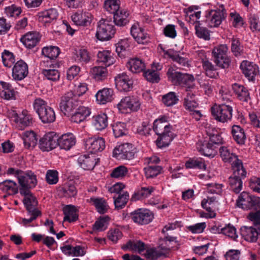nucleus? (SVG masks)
<instances>
[{
  "label": "nucleus",
  "mask_w": 260,
  "mask_h": 260,
  "mask_svg": "<svg viewBox=\"0 0 260 260\" xmlns=\"http://www.w3.org/2000/svg\"><path fill=\"white\" fill-rule=\"evenodd\" d=\"M64 217L63 221L69 222L76 221L78 218V214L75 207L72 205H67L63 209Z\"/></svg>",
  "instance_id": "8fccbe9b"
},
{
  "label": "nucleus",
  "mask_w": 260,
  "mask_h": 260,
  "mask_svg": "<svg viewBox=\"0 0 260 260\" xmlns=\"http://www.w3.org/2000/svg\"><path fill=\"white\" fill-rule=\"evenodd\" d=\"M168 80L175 85H179L190 91L195 86L194 78L191 74L181 73L173 67H169L167 72Z\"/></svg>",
  "instance_id": "f257e3e1"
},
{
  "label": "nucleus",
  "mask_w": 260,
  "mask_h": 260,
  "mask_svg": "<svg viewBox=\"0 0 260 260\" xmlns=\"http://www.w3.org/2000/svg\"><path fill=\"white\" fill-rule=\"evenodd\" d=\"M158 49L160 52L164 53L165 57L171 58L173 61L178 63L182 67H189V64L188 59L185 57L179 56L178 53L174 50L169 49L166 50L161 44L158 45Z\"/></svg>",
  "instance_id": "4be33fe9"
},
{
  "label": "nucleus",
  "mask_w": 260,
  "mask_h": 260,
  "mask_svg": "<svg viewBox=\"0 0 260 260\" xmlns=\"http://www.w3.org/2000/svg\"><path fill=\"white\" fill-rule=\"evenodd\" d=\"M197 148L198 151L205 156L213 157L216 153L215 151V146L213 144L211 143H206L202 144L199 142L197 144Z\"/></svg>",
  "instance_id": "49530a36"
},
{
  "label": "nucleus",
  "mask_w": 260,
  "mask_h": 260,
  "mask_svg": "<svg viewBox=\"0 0 260 260\" xmlns=\"http://www.w3.org/2000/svg\"><path fill=\"white\" fill-rule=\"evenodd\" d=\"M153 131L156 134H162L165 133H171L172 126L169 123V117L163 115L160 116L153 122Z\"/></svg>",
  "instance_id": "f3484780"
},
{
  "label": "nucleus",
  "mask_w": 260,
  "mask_h": 260,
  "mask_svg": "<svg viewBox=\"0 0 260 260\" xmlns=\"http://www.w3.org/2000/svg\"><path fill=\"white\" fill-rule=\"evenodd\" d=\"M28 69L27 63L22 60L17 61L12 69V77L14 80L20 81L28 75Z\"/></svg>",
  "instance_id": "a211bd4d"
},
{
  "label": "nucleus",
  "mask_w": 260,
  "mask_h": 260,
  "mask_svg": "<svg viewBox=\"0 0 260 260\" xmlns=\"http://www.w3.org/2000/svg\"><path fill=\"white\" fill-rule=\"evenodd\" d=\"M20 192L24 196L23 202L27 210L28 215L30 216L28 219H22V224L24 225H26L35 220L40 215V212L35 208V207L37 205L38 202L36 198L30 193L29 189H20Z\"/></svg>",
  "instance_id": "f03ea898"
},
{
  "label": "nucleus",
  "mask_w": 260,
  "mask_h": 260,
  "mask_svg": "<svg viewBox=\"0 0 260 260\" xmlns=\"http://www.w3.org/2000/svg\"><path fill=\"white\" fill-rule=\"evenodd\" d=\"M2 58L4 66L8 68H11L15 61L13 54L7 50L2 53Z\"/></svg>",
  "instance_id": "69168bd1"
},
{
  "label": "nucleus",
  "mask_w": 260,
  "mask_h": 260,
  "mask_svg": "<svg viewBox=\"0 0 260 260\" xmlns=\"http://www.w3.org/2000/svg\"><path fill=\"white\" fill-rule=\"evenodd\" d=\"M115 85L121 91H128L133 88L132 79L125 73L117 74L115 77Z\"/></svg>",
  "instance_id": "dca6fc26"
},
{
  "label": "nucleus",
  "mask_w": 260,
  "mask_h": 260,
  "mask_svg": "<svg viewBox=\"0 0 260 260\" xmlns=\"http://www.w3.org/2000/svg\"><path fill=\"white\" fill-rule=\"evenodd\" d=\"M240 67L243 74L250 81H253L254 77L259 74L258 67L252 62L243 60Z\"/></svg>",
  "instance_id": "6ab92c4d"
},
{
  "label": "nucleus",
  "mask_w": 260,
  "mask_h": 260,
  "mask_svg": "<svg viewBox=\"0 0 260 260\" xmlns=\"http://www.w3.org/2000/svg\"><path fill=\"white\" fill-rule=\"evenodd\" d=\"M92 124L98 131L105 129L108 124L107 115L104 113H101L93 116Z\"/></svg>",
  "instance_id": "72a5a7b5"
},
{
  "label": "nucleus",
  "mask_w": 260,
  "mask_h": 260,
  "mask_svg": "<svg viewBox=\"0 0 260 260\" xmlns=\"http://www.w3.org/2000/svg\"><path fill=\"white\" fill-rule=\"evenodd\" d=\"M57 141L56 133L53 132H49L40 140L39 147L42 151L48 152L57 146Z\"/></svg>",
  "instance_id": "4468645a"
},
{
  "label": "nucleus",
  "mask_w": 260,
  "mask_h": 260,
  "mask_svg": "<svg viewBox=\"0 0 260 260\" xmlns=\"http://www.w3.org/2000/svg\"><path fill=\"white\" fill-rule=\"evenodd\" d=\"M241 234L246 241L250 242H256L258 238L257 231L251 226H242L241 228Z\"/></svg>",
  "instance_id": "ea45409f"
},
{
  "label": "nucleus",
  "mask_w": 260,
  "mask_h": 260,
  "mask_svg": "<svg viewBox=\"0 0 260 260\" xmlns=\"http://www.w3.org/2000/svg\"><path fill=\"white\" fill-rule=\"evenodd\" d=\"M41 39L37 31H29L21 38V42L27 48H32L39 42Z\"/></svg>",
  "instance_id": "b1692460"
},
{
  "label": "nucleus",
  "mask_w": 260,
  "mask_h": 260,
  "mask_svg": "<svg viewBox=\"0 0 260 260\" xmlns=\"http://www.w3.org/2000/svg\"><path fill=\"white\" fill-rule=\"evenodd\" d=\"M185 166L187 169H199L205 170L206 166L201 158H190L186 161Z\"/></svg>",
  "instance_id": "5fc2aeb1"
},
{
  "label": "nucleus",
  "mask_w": 260,
  "mask_h": 260,
  "mask_svg": "<svg viewBox=\"0 0 260 260\" xmlns=\"http://www.w3.org/2000/svg\"><path fill=\"white\" fill-rule=\"evenodd\" d=\"M231 133L233 139L237 143L243 145L246 139V135L244 129L239 125H234L232 127Z\"/></svg>",
  "instance_id": "c03bdc74"
},
{
  "label": "nucleus",
  "mask_w": 260,
  "mask_h": 260,
  "mask_svg": "<svg viewBox=\"0 0 260 260\" xmlns=\"http://www.w3.org/2000/svg\"><path fill=\"white\" fill-rule=\"evenodd\" d=\"M0 189L9 194L15 193L17 191V184L13 181L6 180L0 183Z\"/></svg>",
  "instance_id": "864d4df0"
},
{
  "label": "nucleus",
  "mask_w": 260,
  "mask_h": 260,
  "mask_svg": "<svg viewBox=\"0 0 260 260\" xmlns=\"http://www.w3.org/2000/svg\"><path fill=\"white\" fill-rule=\"evenodd\" d=\"M115 33V29L111 21L107 19L100 20L96 32V37L99 40H109L114 36Z\"/></svg>",
  "instance_id": "20e7f679"
},
{
  "label": "nucleus",
  "mask_w": 260,
  "mask_h": 260,
  "mask_svg": "<svg viewBox=\"0 0 260 260\" xmlns=\"http://www.w3.org/2000/svg\"><path fill=\"white\" fill-rule=\"evenodd\" d=\"M42 54L46 57L53 59L56 58L59 54V49L55 46L45 47L42 49Z\"/></svg>",
  "instance_id": "0e129e2a"
},
{
  "label": "nucleus",
  "mask_w": 260,
  "mask_h": 260,
  "mask_svg": "<svg viewBox=\"0 0 260 260\" xmlns=\"http://www.w3.org/2000/svg\"><path fill=\"white\" fill-rule=\"evenodd\" d=\"M9 114V117L21 129L32 124V116L26 110L23 109L18 113L15 110H11Z\"/></svg>",
  "instance_id": "423d86ee"
},
{
  "label": "nucleus",
  "mask_w": 260,
  "mask_h": 260,
  "mask_svg": "<svg viewBox=\"0 0 260 260\" xmlns=\"http://www.w3.org/2000/svg\"><path fill=\"white\" fill-rule=\"evenodd\" d=\"M179 101L178 96L174 92H169L163 95L162 101L167 106H172L176 105Z\"/></svg>",
  "instance_id": "052dcab7"
},
{
  "label": "nucleus",
  "mask_w": 260,
  "mask_h": 260,
  "mask_svg": "<svg viewBox=\"0 0 260 260\" xmlns=\"http://www.w3.org/2000/svg\"><path fill=\"white\" fill-rule=\"evenodd\" d=\"M212 231L214 233H222L231 239L236 241L238 237L236 229L230 224L226 225L224 227L214 226Z\"/></svg>",
  "instance_id": "a878e982"
},
{
  "label": "nucleus",
  "mask_w": 260,
  "mask_h": 260,
  "mask_svg": "<svg viewBox=\"0 0 260 260\" xmlns=\"http://www.w3.org/2000/svg\"><path fill=\"white\" fill-rule=\"evenodd\" d=\"M162 68V65L158 62H153L151 69L144 72L145 78L151 82H158L159 80V71Z\"/></svg>",
  "instance_id": "393cba45"
},
{
  "label": "nucleus",
  "mask_w": 260,
  "mask_h": 260,
  "mask_svg": "<svg viewBox=\"0 0 260 260\" xmlns=\"http://www.w3.org/2000/svg\"><path fill=\"white\" fill-rule=\"evenodd\" d=\"M113 95V92L111 89L104 88L96 93V101L98 104L104 105L112 101Z\"/></svg>",
  "instance_id": "2f4dec72"
},
{
  "label": "nucleus",
  "mask_w": 260,
  "mask_h": 260,
  "mask_svg": "<svg viewBox=\"0 0 260 260\" xmlns=\"http://www.w3.org/2000/svg\"><path fill=\"white\" fill-rule=\"evenodd\" d=\"M159 137L156 141V145L160 148L168 146L173 140L172 131L171 133H165L158 134Z\"/></svg>",
  "instance_id": "3c124183"
},
{
  "label": "nucleus",
  "mask_w": 260,
  "mask_h": 260,
  "mask_svg": "<svg viewBox=\"0 0 260 260\" xmlns=\"http://www.w3.org/2000/svg\"><path fill=\"white\" fill-rule=\"evenodd\" d=\"M62 190L64 195L68 197L75 196L77 192L74 182L71 181L67 182L62 187Z\"/></svg>",
  "instance_id": "338daca9"
},
{
  "label": "nucleus",
  "mask_w": 260,
  "mask_h": 260,
  "mask_svg": "<svg viewBox=\"0 0 260 260\" xmlns=\"http://www.w3.org/2000/svg\"><path fill=\"white\" fill-rule=\"evenodd\" d=\"M0 96L7 100L15 99V92L10 83L4 81H0Z\"/></svg>",
  "instance_id": "c9c22d12"
},
{
  "label": "nucleus",
  "mask_w": 260,
  "mask_h": 260,
  "mask_svg": "<svg viewBox=\"0 0 260 260\" xmlns=\"http://www.w3.org/2000/svg\"><path fill=\"white\" fill-rule=\"evenodd\" d=\"M58 16V12L55 9L51 8L45 10L39 13L38 20L43 24L51 23L56 19Z\"/></svg>",
  "instance_id": "c85d7f7f"
},
{
  "label": "nucleus",
  "mask_w": 260,
  "mask_h": 260,
  "mask_svg": "<svg viewBox=\"0 0 260 260\" xmlns=\"http://www.w3.org/2000/svg\"><path fill=\"white\" fill-rule=\"evenodd\" d=\"M120 5L119 0H105L104 8L109 13L114 14L119 10Z\"/></svg>",
  "instance_id": "bf43d9fd"
},
{
  "label": "nucleus",
  "mask_w": 260,
  "mask_h": 260,
  "mask_svg": "<svg viewBox=\"0 0 260 260\" xmlns=\"http://www.w3.org/2000/svg\"><path fill=\"white\" fill-rule=\"evenodd\" d=\"M26 176L22 180V183L20 181L18 183L20 186V189H29L30 188L35 187L37 184L36 175L31 171H27L23 172Z\"/></svg>",
  "instance_id": "cd10ccee"
},
{
  "label": "nucleus",
  "mask_w": 260,
  "mask_h": 260,
  "mask_svg": "<svg viewBox=\"0 0 260 260\" xmlns=\"http://www.w3.org/2000/svg\"><path fill=\"white\" fill-rule=\"evenodd\" d=\"M129 12L124 9H121L113 14L114 22L118 26H124L129 21Z\"/></svg>",
  "instance_id": "f704fd0d"
},
{
  "label": "nucleus",
  "mask_w": 260,
  "mask_h": 260,
  "mask_svg": "<svg viewBox=\"0 0 260 260\" xmlns=\"http://www.w3.org/2000/svg\"><path fill=\"white\" fill-rule=\"evenodd\" d=\"M242 169L244 171V175L241 174L235 173V170H233V177H231L229 178V183L231 186V189H232L235 192L239 193L242 188V179L244 178L246 176V171L242 167Z\"/></svg>",
  "instance_id": "bb28decb"
},
{
  "label": "nucleus",
  "mask_w": 260,
  "mask_h": 260,
  "mask_svg": "<svg viewBox=\"0 0 260 260\" xmlns=\"http://www.w3.org/2000/svg\"><path fill=\"white\" fill-rule=\"evenodd\" d=\"M211 111L215 119L219 122H226L232 118L233 108L230 105H215L211 108Z\"/></svg>",
  "instance_id": "39448f33"
},
{
  "label": "nucleus",
  "mask_w": 260,
  "mask_h": 260,
  "mask_svg": "<svg viewBox=\"0 0 260 260\" xmlns=\"http://www.w3.org/2000/svg\"><path fill=\"white\" fill-rule=\"evenodd\" d=\"M253 196L249 193L243 191L239 196L237 200V205L244 210H248L253 208L252 200Z\"/></svg>",
  "instance_id": "c756f323"
},
{
  "label": "nucleus",
  "mask_w": 260,
  "mask_h": 260,
  "mask_svg": "<svg viewBox=\"0 0 260 260\" xmlns=\"http://www.w3.org/2000/svg\"><path fill=\"white\" fill-rule=\"evenodd\" d=\"M123 250L128 249L139 253L144 251L145 249V244L141 241H129L122 247Z\"/></svg>",
  "instance_id": "603ef678"
},
{
  "label": "nucleus",
  "mask_w": 260,
  "mask_h": 260,
  "mask_svg": "<svg viewBox=\"0 0 260 260\" xmlns=\"http://www.w3.org/2000/svg\"><path fill=\"white\" fill-rule=\"evenodd\" d=\"M217 204V202L214 197L205 198L201 202L202 207L205 209L206 211L210 212L215 211L214 208Z\"/></svg>",
  "instance_id": "e2e57ef3"
},
{
  "label": "nucleus",
  "mask_w": 260,
  "mask_h": 260,
  "mask_svg": "<svg viewBox=\"0 0 260 260\" xmlns=\"http://www.w3.org/2000/svg\"><path fill=\"white\" fill-rule=\"evenodd\" d=\"M129 199V195L127 192L119 194L117 197L114 198V203L116 208H122L125 206Z\"/></svg>",
  "instance_id": "774afa93"
},
{
  "label": "nucleus",
  "mask_w": 260,
  "mask_h": 260,
  "mask_svg": "<svg viewBox=\"0 0 260 260\" xmlns=\"http://www.w3.org/2000/svg\"><path fill=\"white\" fill-rule=\"evenodd\" d=\"M219 153L222 160L224 162L231 164L233 170H235V173L244 175L245 173L242 169L243 163L239 159L238 156L231 152L230 149L225 146H222L219 149Z\"/></svg>",
  "instance_id": "7ed1b4c3"
},
{
  "label": "nucleus",
  "mask_w": 260,
  "mask_h": 260,
  "mask_svg": "<svg viewBox=\"0 0 260 260\" xmlns=\"http://www.w3.org/2000/svg\"><path fill=\"white\" fill-rule=\"evenodd\" d=\"M92 18L91 13L82 11H79L71 16L72 21L78 26H88L91 23Z\"/></svg>",
  "instance_id": "412c9836"
},
{
  "label": "nucleus",
  "mask_w": 260,
  "mask_h": 260,
  "mask_svg": "<svg viewBox=\"0 0 260 260\" xmlns=\"http://www.w3.org/2000/svg\"><path fill=\"white\" fill-rule=\"evenodd\" d=\"M57 146L61 149L69 150L76 143L75 136L70 133L62 135L59 138H57Z\"/></svg>",
  "instance_id": "5701e85b"
},
{
  "label": "nucleus",
  "mask_w": 260,
  "mask_h": 260,
  "mask_svg": "<svg viewBox=\"0 0 260 260\" xmlns=\"http://www.w3.org/2000/svg\"><path fill=\"white\" fill-rule=\"evenodd\" d=\"M98 61L103 63L109 67L115 62L113 54L109 50H102L98 51L97 54Z\"/></svg>",
  "instance_id": "4c0bfd02"
},
{
  "label": "nucleus",
  "mask_w": 260,
  "mask_h": 260,
  "mask_svg": "<svg viewBox=\"0 0 260 260\" xmlns=\"http://www.w3.org/2000/svg\"><path fill=\"white\" fill-rule=\"evenodd\" d=\"M128 169L125 166L121 165L113 169L110 175L114 178L122 179L128 174Z\"/></svg>",
  "instance_id": "680f3d73"
},
{
  "label": "nucleus",
  "mask_w": 260,
  "mask_h": 260,
  "mask_svg": "<svg viewBox=\"0 0 260 260\" xmlns=\"http://www.w3.org/2000/svg\"><path fill=\"white\" fill-rule=\"evenodd\" d=\"M135 148L132 144L125 143L116 147L113 156L119 160H131L135 157Z\"/></svg>",
  "instance_id": "9d476101"
},
{
  "label": "nucleus",
  "mask_w": 260,
  "mask_h": 260,
  "mask_svg": "<svg viewBox=\"0 0 260 260\" xmlns=\"http://www.w3.org/2000/svg\"><path fill=\"white\" fill-rule=\"evenodd\" d=\"M130 32L134 40L139 44H145L149 41V35L138 22L132 25Z\"/></svg>",
  "instance_id": "2eb2a0df"
},
{
  "label": "nucleus",
  "mask_w": 260,
  "mask_h": 260,
  "mask_svg": "<svg viewBox=\"0 0 260 260\" xmlns=\"http://www.w3.org/2000/svg\"><path fill=\"white\" fill-rule=\"evenodd\" d=\"M88 202L93 205L100 214L106 213L109 209L107 202L103 198L91 197L88 200Z\"/></svg>",
  "instance_id": "79ce46f5"
},
{
  "label": "nucleus",
  "mask_w": 260,
  "mask_h": 260,
  "mask_svg": "<svg viewBox=\"0 0 260 260\" xmlns=\"http://www.w3.org/2000/svg\"><path fill=\"white\" fill-rule=\"evenodd\" d=\"M38 115L42 122L44 123L53 122L55 120L54 111L49 106L42 111Z\"/></svg>",
  "instance_id": "09e8293b"
},
{
  "label": "nucleus",
  "mask_w": 260,
  "mask_h": 260,
  "mask_svg": "<svg viewBox=\"0 0 260 260\" xmlns=\"http://www.w3.org/2000/svg\"><path fill=\"white\" fill-rule=\"evenodd\" d=\"M22 137L24 145L26 148H33L37 145V136L33 131H26L24 132Z\"/></svg>",
  "instance_id": "a18cd8bd"
},
{
  "label": "nucleus",
  "mask_w": 260,
  "mask_h": 260,
  "mask_svg": "<svg viewBox=\"0 0 260 260\" xmlns=\"http://www.w3.org/2000/svg\"><path fill=\"white\" fill-rule=\"evenodd\" d=\"M74 57L76 62L82 64L88 63L91 59L90 53L87 49L84 48L76 50Z\"/></svg>",
  "instance_id": "37998d69"
},
{
  "label": "nucleus",
  "mask_w": 260,
  "mask_h": 260,
  "mask_svg": "<svg viewBox=\"0 0 260 260\" xmlns=\"http://www.w3.org/2000/svg\"><path fill=\"white\" fill-rule=\"evenodd\" d=\"M91 113V110L88 107L80 106L72 115L71 120L74 122L80 123L85 120Z\"/></svg>",
  "instance_id": "7c9ffc66"
},
{
  "label": "nucleus",
  "mask_w": 260,
  "mask_h": 260,
  "mask_svg": "<svg viewBox=\"0 0 260 260\" xmlns=\"http://www.w3.org/2000/svg\"><path fill=\"white\" fill-rule=\"evenodd\" d=\"M129 217L136 223L140 225L147 224L153 218L152 213L146 209H138L131 212Z\"/></svg>",
  "instance_id": "f8f14e48"
},
{
  "label": "nucleus",
  "mask_w": 260,
  "mask_h": 260,
  "mask_svg": "<svg viewBox=\"0 0 260 260\" xmlns=\"http://www.w3.org/2000/svg\"><path fill=\"white\" fill-rule=\"evenodd\" d=\"M186 19L190 23L196 25L201 17V12L197 6H190L185 10Z\"/></svg>",
  "instance_id": "e433bc0d"
},
{
  "label": "nucleus",
  "mask_w": 260,
  "mask_h": 260,
  "mask_svg": "<svg viewBox=\"0 0 260 260\" xmlns=\"http://www.w3.org/2000/svg\"><path fill=\"white\" fill-rule=\"evenodd\" d=\"M131 39L130 38H124L119 40L116 44V51L119 54L123 52L128 51L130 49Z\"/></svg>",
  "instance_id": "4d7b16f0"
},
{
  "label": "nucleus",
  "mask_w": 260,
  "mask_h": 260,
  "mask_svg": "<svg viewBox=\"0 0 260 260\" xmlns=\"http://www.w3.org/2000/svg\"><path fill=\"white\" fill-rule=\"evenodd\" d=\"M129 70L134 73H139L143 72L146 68L145 63L138 58H131L127 63Z\"/></svg>",
  "instance_id": "58836bf2"
},
{
  "label": "nucleus",
  "mask_w": 260,
  "mask_h": 260,
  "mask_svg": "<svg viewBox=\"0 0 260 260\" xmlns=\"http://www.w3.org/2000/svg\"><path fill=\"white\" fill-rule=\"evenodd\" d=\"M232 88L239 100L247 102L250 99L248 90L244 86L238 83H235L233 85Z\"/></svg>",
  "instance_id": "a19ab883"
},
{
  "label": "nucleus",
  "mask_w": 260,
  "mask_h": 260,
  "mask_svg": "<svg viewBox=\"0 0 260 260\" xmlns=\"http://www.w3.org/2000/svg\"><path fill=\"white\" fill-rule=\"evenodd\" d=\"M113 134L116 138L123 136L127 134L126 124L123 122H117L112 125Z\"/></svg>",
  "instance_id": "13d9d810"
},
{
  "label": "nucleus",
  "mask_w": 260,
  "mask_h": 260,
  "mask_svg": "<svg viewBox=\"0 0 260 260\" xmlns=\"http://www.w3.org/2000/svg\"><path fill=\"white\" fill-rule=\"evenodd\" d=\"M141 107V102L138 97L127 96L123 98L117 104V108L121 113H127L138 111Z\"/></svg>",
  "instance_id": "0eeeda50"
},
{
  "label": "nucleus",
  "mask_w": 260,
  "mask_h": 260,
  "mask_svg": "<svg viewBox=\"0 0 260 260\" xmlns=\"http://www.w3.org/2000/svg\"><path fill=\"white\" fill-rule=\"evenodd\" d=\"M195 95L191 91L187 92L186 96L184 99V106L186 109L193 111L198 106V104L194 99Z\"/></svg>",
  "instance_id": "6e6d98bb"
},
{
  "label": "nucleus",
  "mask_w": 260,
  "mask_h": 260,
  "mask_svg": "<svg viewBox=\"0 0 260 260\" xmlns=\"http://www.w3.org/2000/svg\"><path fill=\"white\" fill-rule=\"evenodd\" d=\"M85 147L88 153L95 154L105 148V142L102 137H91L85 141Z\"/></svg>",
  "instance_id": "ddd939ff"
},
{
  "label": "nucleus",
  "mask_w": 260,
  "mask_h": 260,
  "mask_svg": "<svg viewBox=\"0 0 260 260\" xmlns=\"http://www.w3.org/2000/svg\"><path fill=\"white\" fill-rule=\"evenodd\" d=\"M154 190V188L151 186H141L136 190L133 198L135 200L147 198L152 194Z\"/></svg>",
  "instance_id": "de8ad7c7"
},
{
  "label": "nucleus",
  "mask_w": 260,
  "mask_h": 260,
  "mask_svg": "<svg viewBox=\"0 0 260 260\" xmlns=\"http://www.w3.org/2000/svg\"><path fill=\"white\" fill-rule=\"evenodd\" d=\"M78 104L79 101L77 95H74L72 91H70L61 98L60 108L64 114H69Z\"/></svg>",
  "instance_id": "9b49d317"
},
{
  "label": "nucleus",
  "mask_w": 260,
  "mask_h": 260,
  "mask_svg": "<svg viewBox=\"0 0 260 260\" xmlns=\"http://www.w3.org/2000/svg\"><path fill=\"white\" fill-rule=\"evenodd\" d=\"M89 74L92 79L100 82L107 79L108 72L106 67L95 66L90 69Z\"/></svg>",
  "instance_id": "473e14b6"
},
{
  "label": "nucleus",
  "mask_w": 260,
  "mask_h": 260,
  "mask_svg": "<svg viewBox=\"0 0 260 260\" xmlns=\"http://www.w3.org/2000/svg\"><path fill=\"white\" fill-rule=\"evenodd\" d=\"M226 17V11L223 6L221 5L216 10L207 12L206 22L210 27H216L220 25Z\"/></svg>",
  "instance_id": "6e6552de"
},
{
  "label": "nucleus",
  "mask_w": 260,
  "mask_h": 260,
  "mask_svg": "<svg viewBox=\"0 0 260 260\" xmlns=\"http://www.w3.org/2000/svg\"><path fill=\"white\" fill-rule=\"evenodd\" d=\"M228 48L226 45H220L215 47L212 54L217 65L222 68H228L231 62L230 58L227 55Z\"/></svg>",
  "instance_id": "1a4fd4ad"
},
{
  "label": "nucleus",
  "mask_w": 260,
  "mask_h": 260,
  "mask_svg": "<svg viewBox=\"0 0 260 260\" xmlns=\"http://www.w3.org/2000/svg\"><path fill=\"white\" fill-rule=\"evenodd\" d=\"M99 158L91 153L80 155L78 159L80 166L84 170H92L99 162Z\"/></svg>",
  "instance_id": "aec40b11"
}]
</instances>
